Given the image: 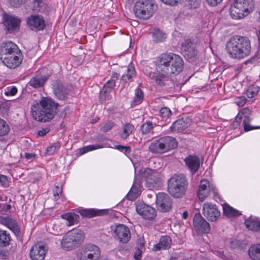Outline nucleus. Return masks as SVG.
<instances>
[{"label": "nucleus", "instance_id": "nucleus-1", "mask_svg": "<svg viewBox=\"0 0 260 260\" xmlns=\"http://www.w3.org/2000/svg\"><path fill=\"white\" fill-rule=\"evenodd\" d=\"M58 104L48 98H42L31 107V114L35 119L46 122L53 118L57 113Z\"/></svg>", "mask_w": 260, "mask_h": 260}, {"label": "nucleus", "instance_id": "nucleus-2", "mask_svg": "<svg viewBox=\"0 0 260 260\" xmlns=\"http://www.w3.org/2000/svg\"><path fill=\"white\" fill-rule=\"evenodd\" d=\"M226 48L231 57L240 59L249 55L251 45L247 38L236 36L230 38L226 43Z\"/></svg>", "mask_w": 260, "mask_h": 260}, {"label": "nucleus", "instance_id": "nucleus-3", "mask_svg": "<svg viewBox=\"0 0 260 260\" xmlns=\"http://www.w3.org/2000/svg\"><path fill=\"white\" fill-rule=\"evenodd\" d=\"M187 185V180L184 176L174 175L169 180L168 191L174 198H180L185 194Z\"/></svg>", "mask_w": 260, "mask_h": 260}, {"label": "nucleus", "instance_id": "nucleus-4", "mask_svg": "<svg viewBox=\"0 0 260 260\" xmlns=\"http://www.w3.org/2000/svg\"><path fill=\"white\" fill-rule=\"evenodd\" d=\"M172 53H164L159 55L156 61V70L160 75L153 76L151 78H154L156 83L162 85L164 84V81L166 80V73L168 71V65L171 61L170 58Z\"/></svg>", "mask_w": 260, "mask_h": 260}, {"label": "nucleus", "instance_id": "nucleus-5", "mask_svg": "<svg viewBox=\"0 0 260 260\" xmlns=\"http://www.w3.org/2000/svg\"><path fill=\"white\" fill-rule=\"evenodd\" d=\"M154 0H139L135 5V15L141 19L149 18L154 12Z\"/></svg>", "mask_w": 260, "mask_h": 260}, {"label": "nucleus", "instance_id": "nucleus-6", "mask_svg": "<svg viewBox=\"0 0 260 260\" xmlns=\"http://www.w3.org/2000/svg\"><path fill=\"white\" fill-rule=\"evenodd\" d=\"M136 177L144 179L147 186L149 188L157 186L162 179V175L157 170H153L150 168L140 169Z\"/></svg>", "mask_w": 260, "mask_h": 260}, {"label": "nucleus", "instance_id": "nucleus-7", "mask_svg": "<svg viewBox=\"0 0 260 260\" xmlns=\"http://www.w3.org/2000/svg\"><path fill=\"white\" fill-rule=\"evenodd\" d=\"M81 243V231L73 230L64 236L61 241L62 248L66 250H71L79 246Z\"/></svg>", "mask_w": 260, "mask_h": 260}, {"label": "nucleus", "instance_id": "nucleus-8", "mask_svg": "<svg viewBox=\"0 0 260 260\" xmlns=\"http://www.w3.org/2000/svg\"><path fill=\"white\" fill-rule=\"evenodd\" d=\"M171 55V61L166 73V79L173 74H179L182 71L184 66L183 60L180 55L173 53Z\"/></svg>", "mask_w": 260, "mask_h": 260}, {"label": "nucleus", "instance_id": "nucleus-9", "mask_svg": "<svg viewBox=\"0 0 260 260\" xmlns=\"http://www.w3.org/2000/svg\"><path fill=\"white\" fill-rule=\"evenodd\" d=\"M156 205L158 210L166 212L172 208V202L167 194L159 192L156 196Z\"/></svg>", "mask_w": 260, "mask_h": 260}, {"label": "nucleus", "instance_id": "nucleus-10", "mask_svg": "<svg viewBox=\"0 0 260 260\" xmlns=\"http://www.w3.org/2000/svg\"><path fill=\"white\" fill-rule=\"evenodd\" d=\"M113 231L115 238L120 242L127 243L131 238V233L129 229L124 224L114 225L111 228Z\"/></svg>", "mask_w": 260, "mask_h": 260}, {"label": "nucleus", "instance_id": "nucleus-11", "mask_svg": "<svg viewBox=\"0 0 260 260\" xmlns=\"http://www.w3.org/2000/svg\"><path fill=\"white\" fill-rule=\"evenodd\" d=\"M47 250L48 248L46 244L38 242L34 244L30 250V258L31 260H43Z\"/></svg>", "mask_w": 260, "mask_h": 260}, {"label": "nucleus", "instance_id": "nucleus-12", "mask_svg": "<svg viewBox=\"0 0 260 260\" xmlns=\"http://www.w3.org/2000/svg\"><path fill=\"white\" fill-rule=\"evenodd\" d=\"M193 227L198 234H207L210 232V226L209 223L200 213L194 215L193 220Z\"/></svg>", "mask_w": 260, "mask_h": 260}, {"label": "nucleus", "instance_id": "nucleus-13", "mask_svg": "<svg viewBox=\"0 0 260 260\" xmlns=\"http://www.w3.org/2000/svg\"><path fill=\"white\" fill-rule=\"evenodd\" d=\"M27 24L29 28L34 31L43 30L45 27L44 18L40 15H31L27 18Z\"/></svg>", "mask_w": 260, "mask_h": 260}, {"label": "nucleus", "instance_id": "nucleus-14", "mask_svg": "<svg viewBox=\"0 0 260 260\" xmlns=\"http://www.w3.org/2000/svg\"><path fill=\"white\" fill-rule=\"evenodd\" d=\"M203 214L209 221H215L220 216V213L215 205L206 203L203 207Z\"/></svg>", "mask_w": 260, "mask_h": 260}, {"label": "nucleus", "instance_id": "nucleus-15", "mask_svg": "<svg viewBox=\"0 0 260 260\" xmlns=\"http://www.w3.org/2000/svg\"><path fill=\"white\" fill-rule=\"evenodd\" d=\"M22 59L23 56L21 52L9 56L1 57L3 63L10 69H15L19 66Z\"/></svg>", "mask_w": 260, "mask_h": 260}, {"label": "nucleus", "instance_id": "nucleus-16", "mask_svg": "<svg viewBox=\"0 0 260 260\" xmlns=\"http://www.w3.org/2000/svg\"><path fill=\"white\" fill-rule=\"evenodd\" d=\"M136 209L137 213L144 219H152L156 216L155 209L144 203H137Z\"/></svg>", "mask_w": 260, "mask_h": 260}, {"label": "nucleus", "instance_id": "nucleus-17", "mask_svg": "<svg viewBox=\"0 0 260 260\" xmlns=\"http://www.w3.org/2000/svg\"><path fill=\"white\" fill-rule=\"evenodd\" d=\"M211 191L213 193L215 192L213 185L210 184L208 180L202 179L200 181L197 193L199 200L203 201L209 196Z\"/></svg>", "mask_w": 260, "mask_h": 260}, {"label": "nucleus", "instance_id": "nucleus-18", "mask_svg": "<svg viewBox=\"0 0 260 260\" xmlns=\"http://www.w3.org/2000/svg\"><path fill=\"white\" fill-rule=\"evenodd\" d=\"M3 23L8 31L16 32L19 29L20 20L17 17L6 15L4 16Z\"/></svg>", "mask_w": 260, "mask_h": 260}, {"label": "nucleus", "instance_id": "nucleus-19", "mask_svg": "<svg viewBox=\"0 0 260 260\" xmlns=\"http://www.w3.org/2000/svg\"><path fill=\"white\" fill-rule=\"evenodd\" d=\"M181 52L187 59H193L197 55L198 51L194 44L189 40H185L181 45Z\"/></svg>", "mask_w": 260, "mask_h": 260}, {"label": "nucleus", "instance_id": "nucleus-20", "mask_svg": "<svg viewBox=\"0 0 260 260\" xmlns=\"http://www.w3.org/2000/svg\"><path fill=\"white\" fill-rule=\"evenodd\" d=\"M20 52L21 51L17 45L11 41L4 42L1 45V57L9 56Z\"/></svg>", "mask_w": 260, "mask_h": 260}, {"label": "nucleus", "instance_id": "nucleus-21", "mask_svg": "<svg viewBox=\"0 0 260 260\" xmlns=\"http://www.w3.org/2000/svg\"><path fill=\"white\" fill-rule=\"evenodd\" d=\"M190 124L189 119H179L173 123L170 127V131L172 132L180 133L187 128Z\"/></svg>", "mask_w": 260, "mask_h": 260}, {"label": "nucleus", "instance_id": "nucleus-22", "mask_svg": "<svg viewBox=\"0 0 260 260\" xmlns=\"http://www.w3.org/2000/svg\"><path fill=\"white\" fill-rule=\"evenodd\" d=\"M82 255L90 258L91 260H96L100 256V250L96 246L89 244L84 247Z\"/></svg>", "mask_w": 260, "mask_h": 260}, {"label": "nucleus", "instance_id": "nucleus-23", "mask_svg": "<svg viewBox=\"0 0 260 260\" xmlns=\"http://www.w3.org/2000/svg\"><path fill=\"white\" fill-rule=\"evenodd\" d=\"M53 89L55 96L59 100H66L68 95L69 91L62 83L59 82L54 83Z\"/></svg>", "mask_w": 260, "mask_h": 260}, {"label": "nucleus", "instance_id": "nucleus-24", "mask_svg": "<svg viewBox=\"0 0 260 260\" xmlns=\"http://www.w3.org/2000/svg\"><path fill=\"white\" fill-rule=\"evenodd\" d=\"M184 161L191 173L193 174L196 173L200 165L199 158L197 156L189 155L184 159Z\"/></svg>", "mask_w": 260, "mask_h": 260}, {"label": "nucleus", "instance_id": "nucleus-25", "mask_svg": "<svg viewBox=\"0 0 260 260\" xmlns=\"http://www.w3.org/2000/svg\"><path fill=\"white\" fill-rule=\"evenodd\" d=\"M230 15L234 20L242 19L247 16L235 2L230 7Z\"/></svg>", "mask_w": 260, "mask_h": 260}, {"label": "nucleus", "instance_id": "nucleus-26", "mask_svg": "<svg viewBox=\"0 0 260 260\" xmlns=\"http://www.w3.org/2000/svg\"><path fill=\"white\" fill-rule=\"evenodd\" d=\"M235 2L247 15L254 10V3L253 0H235Z\"/></svg>", "mask_w": 260, "mask_h": 260}, {"label": "nucleus", "instance_id": "nucleus-27", "mask_svg": "<svg viewBox=\"0 0 260 260\" xmlns=\"http://www.w3.org/2000/svg\"><path fill=\"white\" fill-rule=\"evenodd\" d=\"M141 181L135 180L131 190L127 194V197L129 200L133 201L137 198L141 192Z\"/></svg>", "mask_w": 260, "mask_h": 260}, {"label": "nucleus", "instance_id": "nucleus-28", "mask_svg": "<svg viewBox=\"0 0 260 260\" xmlns=\"http://www.w3.org/2000/svg\"><path fill=\"white\" fill-rule=\"evenodd\" d=\"M172 244V240L170 237L167 236H161L159 242L154 245L153 249L154 251L165 250L169 248Z\"/></svg>", "mask_w": 260, "mask_h": 260}, {"label": "nucleus", "instance_id": "nucleus-29", "mask_svg": "<svg viewBox=\"0 0 260 260\" xmlns=\"http://www.w3.org/2000/svg\"><path fill=\"white\" fill-rule=\"evenodd\" d=\"M165 152L175 148L177 146V142L172 137H164L161 138Z\"/></svg>", "mask_w": 260, "mask_h": 260}, {"label": "nucleus", "instance_id": "nucleus-30", "mask_svg": "<svg viewBox=\"0 0 260 260\" xmlns=\"http://www.w3.org/2000/svg\"><path fill=\"white\" fill-rule=\"evenodd\" d=\"M245 225L251 231H258L260 230V221L255 217H250L245 220Z\"/></svg>", "mask_w": 260, "mask_h": 260}, {"label": "nucleus", "instance_id": "nucleus-31", "mask_svg": "<svg viewBox=\"0 0 260 260\" xmlns=\"http://www.w3.org/2000/svg\"><path fill=\"white\" fill-rule=\"evenodd\" d=\"M46 80L45 76L37 75L30 80L28 84L34 88H39L44 85Z\"/></svg>", "mask_w": 260, "mask_h": 260}, {"label": "nucleus", "instance_id": "nucleus-32", "mask_svg": "<svg viewBox=\"0 0 260 260\" xmlns=\"http://www.w3.org/2000/svg\"><path fill=\"white\" fill-rule=\"evenodd\" d=\"M149 150L154 153H164L165 151L161 138L151 142L149 146Z\"/></svg>", "mask_w": 260, "mask_h": 260}, {"label": "nucleus", "instance_id": "nucleus-33", "mask_svg": "<svg viewBox=\"0 0 260 260\" xmlns=\"http://www.w3.org/2000/svg\"><path fill=\"white\" fill-rule=\"evenodd\" d=\"M1 222L14 233L19 232L18 226L16 222L12 218L8 217L3 218L1 219Z\"/></svg>", "mask_w": 260, "mask_h": 260}, {"label": "nucleus", "instance_id": "nucleus-34", "mask_svg": "<svg viewBox=\"0 0 260 260\" xmlns=\"http://www.w3.org/2000/svg\"><path fill=\"white\" fill-rule=\"evenodd\" d=\"M61 218L67 221V224L68 226H72L77 223L79 220V216L72 212H69L62 214Z\"/></svg>", "mask_w": 260, "mask_h": 260}, {"label": "nucleus", "instance_id": "nucleus-35", "mask_svg": "<svg viewBox=\"0 0 260 260\" xmlns=\"http://www.w3.org/2000/svg\"><path fill=\"white\" fill-rule=\"evenodd\" d=\"M248 254L252 260H260V244L251 246L248 250Z\"/></svg>", "mask_w": 260, "mask_h": 260}, {"label": "nucleus", "instance_id": "nucleus-36", "mask_svg": "<svg viewBox=\"0 0 260 260\" xmlns=\"http://www.w3.org/2000/svg\"><path fill=\"white\" fill-rule=\"evenodd\" d=\"M223 210L224 214L229 218L237 217L240 215L239 211L234 209L227 204L223 205Z\"/></svg>", "mask_w": 260, "mask_h": 260}, {"label": "nucleus", "instance_id": "nucleus-37", "mask_svg": "<svg viewBox=\"0 0 260 260\" xmlns=\"http://www.w3.org/2000/svg\"><path fill=\"white\" fill-rule=\"evenodd\" d=\"M105 210H95L93 209H83L82 216L92 217L96 216H100L106 213Z\"/></svg>", "mask_w": 260, "mask_h": 260}, {"label": "nucleus", "instance_id": "nucleus-38", "mask_svg": "<svg viewBox=\"0 0 260 260\" xmlns=\"http://www.w3.org/2000/svg\"><path fill=\"white\" fill-rule=\"evenodd\" d=\"M153 40L156 42H164L166 39L165 34L159 29H154L152 31Z\"/></svg>", "mask_w": 260, "mask_h": 260}, {"label": "nucleus", "instance_id": "nucleus-39", "mask_svg": "<svg viewBox=\"0 0 260 260\" xmlns=\"http://www.w3.org/2000/svg\"><path fill=\"white\" fill-rule=\"evenodd\" d=\"M136 71L134 66L132 64L128 66L126 73L122 76L123 81L126 82L135 76Z\"/></svg>", "mask_w": 260, "mask_h": 260}, {"label": "nucleus", "instance_id": "nucleus-40", "mask_svg": "<svg viewBox=\"0 0 260 260\" xmlns=\"http://www.w3.org/2000/svg\"><path fill=\"white\" fill-rule=\"evenodd\" d=\"M10 236L5 231L0 230V246L5 247L9 245Z\"/></svg>", "mask_w": 260, "mask_h": 260}, {"label": "nucleus", "instance_id": "nucleus-41", "mask_svg": "<svg viewBox=\"0 0 260 260\" xmlns=\"http://www.w3.org/2000/svg\"><path fill=\"white\" fill-rule=\"evenodd\" d=\"M10 126L7 122L3 119L0 118V137H3L10 132Z\"/></svg>", "mask_w": 260, "mask_h": 260}, {"label": "nucleus", "instance_id": "nucleus-42", "mask_svg": "<svg viewBox=\"0 0 260 260\" xmlns=\"http://www.w3.org/2000/svg\"><path fill=\"white\" fill-rule=\"evenodd\" d=\"M134 129V126L130 123L125 124L122 128V133L121 134V137L122 139H126L132 133Z\"/></svg>", "mask_w": 260, "mask_h": 260}, {"label": "nucleus", "instance_id": "nucleus-43", "mask_svg": "<svg viewBox=\"0 0 260 260\" xmlns=\"http://www.w3.org/2000/svg\"><path fill=\"white\" fill-rule=\"evenodd\" d=\"M251 113L250 110L248 108L243 109L241 112H240L236 117V120L234 122V124H238L241 119L242 118V115L243 116H249Z\"/></svg>", "mask_w": 260, "mask_h": 260}, {"label": "nucleus", "instance_id": "nucleus-44", "mask_svg": "<svg viewBox=\"0 0 260 260\" xmlns=\"http://www.w3.org/2000/svg\"><path fill=\"white\" fill-rule=\"evenodd\" d=\"M259 87L256 85H253L248 87L246 91V95L249 98H252L256 95L258 92Z\"/></svg>", "mask_w": 260, "mask_h": 260}, {"label": "nucleus", "instance_id": "nucleus-45", "mask_svg": "<svg viewBox=\"0 0 260 260\" xmlns=\"http://www.w3.org/2000/svg\"><path fill=\"white\" fill-rule=\"evenodd\" d=\"M143 97L144 96L142 90L141 89L137 88L135 90L134 103L135 104H138L140 103L142 101Z\"/></svg>", "mask_w": 260, "mask_h": 260}, {"label": "nucleus", "instance_id": "nucleus-46", "mask_svg": "<svg viewBox=\"0 0 260 260\" xmlns=\"http://www.w3.org/2000/svg\"><path fill=\"white\" fill-rule=\"evenodd\" d=\"M153 127V123L151 121H147L141 125V131L143 134H147L150 132Z\"/></svg>", "mask_w": 260, "mask_h": 260}, {"label": "nucleus", "instance_id": "nucleus-47", "mask_svg": "<svg viewBox=\"0 0 260 260\" xmlns=\"http://www.w3.org/2000/svg\"><path fill=\"white\" fill-rule=\"evenodd\" d=\"M104 147V146L101 144H94L88 145L87 146H85L82 147V154L88 152L90 151H92L93 150L102 148Z\"/></svg>", "mask_w": 260, "mask_h": 260}, {"label": "nucleus", "instance_id": "nucleus-48", "mask_svg": "<svg viewBox=\"0 0 260 260\" xmlns=\"http://www.w3.org/2000/svg\"><path fill=\"white\" fill-rule=\"evenodd\" d=\"M115 86V81L114 79H111L108 81L104 85L103 89L106 92H110L112 89Z\"/></svg>", "mask_w": 260, "mask_h": 260}, {"label": "nucleus", "instance_id": "nucleus-49", "mask_svg": "<svg viewBox=\"0 0 260 260\" xmlns=\"http://www.w3.org/2000/svg\"><path fill=\"white\" fill-rule=\"evenodd\" d=\"M244 117V120H243V124H244V131L246 132L253 129L254 128H256V127H251L249 124L248 123L250 121V118L249 116H243ZM256 128H258V127H256Z\"/></svg>", "mask_w": 260, "mask_h": 260}, {"label": "nucleus", "instance_id": "nucleus-50", "mask_svg": "<svg viewBox=\"0 0 260 260\" xmlns=\"http://www.w3.org/2000/svg\"><path fill=\"white\" fill-rule=\"evenodd\" d=\"M161 116L164 118H169L172 115L171 110L167 107H163L159 110Z\"/></svg>", "mask_w": 260, "mask_h": 260}, {"label": "nucleus", "instance_id": "nucleus-51", "mask_svg": "<svg viewBox=\"0 0 260 260\" xmlns=\"http://www.w3.org/2000/svg\"><path fill=\"white\" fill-rule=\"evenodd\" d=\"M110 92H106V91H104V90L102 89L99 95L100 101L102 103H103L106 102L107 100H108L110 98Z\"/></svg>", "mask_w": 260, "mask_h": 260}, {"label": "nucleus", "instance_id": "nucleus-52", "mask_svg": "<svg viewBox=\"0 0 260 260\" xmlns=\"http://www.w3.org/2000/svg\"><path fill=\"white\" fill-rule=\"evenodd\" d=\"M114 148L121 152H124L125 154H128L131 151V148L129 146H124L120 145L114 146Z\"/></svg>", "mask_w": 260, "mask_h": 260}, {"label": "nucleus", "instance_id": "nucleus-53", "mask_svg": "<svg viewBox=\"0 0 260 260\" xmlns=\"http://www.w3.org/2000/svg\"><path fill=\"white\" fill-rule=\"evenodd\" d=\"M144 248V245L143 244H141L140 247L136 249V251L134 254V258L136 260H140L141 258V254L142 252V249Z\"/></svg>", "mask_w": 260, "mask_h": 260}, {"label": "nucleus", "instance_id": "nucleus-54", "mask_svg": "<svg viewBox=\"0 0 260 260\" xmlns=\"http://www.w3.org/2000/svg\"><path fill=\"white\" fill-rule=\"evenodd\" d=\"M17 92V89L15 86L8 87L5 91V94L7 96L15 95Z\"/></svg>", "mask_w": 260, "mask_h": 260}, {"label": "nucleus", "instance_id": "nucleus-55", "mask_svg": "<svg viewBox=\"0 0 260 260\" xmlns=\"http://www.w3.org/2000/svg\"><path fill=\"white\" fill-rule=\"evenodd\" d=\"M247 100L244 96L237 97L235 99V103L239 107H242L246 103Z\"/></svg>", "mask_w": 260, "mask_h": 260}, {"label": "nucleus", "instance_id": "nucleus-56", "mask_svg": "<svg viewBox=\"0 0 260 260\" xmlns=\"http://www.w3.org/2000/svg\"><path fill=\"white\" fill-rule=\"evenodd\" d=\"M0 183L2 186L7 187L9 185V181L8 177L3 175H0Z\"/></svg>", "mask_w": 260, "mask_h": 260}, {"label": "nucleus", "instance_id": "nucleus-57", "mask_svg": "<svg viewBox=\"0 0 260 260\" xmlns=\"http://www.w3.org/2000/svg\"><path fill=\"white\" fill-rule=\"evenodd\" d=\"M26 0H10L11 5L13 7H18L24 4Z\"/></svg>", "mask_w": 260, "mask_h": 260}, {"label": "nucleus", "instance_id": "nucleus-58", "mask_svg": "<svg viewBox=\"0 0 260 260\" xmlns=\"http://www.w3.org/2000/svg\"><path fill=\"white\" fill-rule=\"evenodd\" d=\"M56 149V146L51 145L47 148L45 152V154L47 155H51L55 153Z\"/></svg>", "mask_w": 260, "mask_h": 260}, {"label": "nucleus", "instance_id": "nucleus-59", "mask_svg": "<svg viewBox=\"0 0 260 260\" xmlns=\"http://www.w3.org/2000/svg\"><path fill=\"white\" fill-rule=\"evenodd\" d=\"M62 192V189L60 187L56 186L53 190V196L54 200L57 201L59 198V195Z\"/></svg>", "mask_w": 260, "mask_h": 260}, {"label": "nucleus", "instance_id": "nucleus-60", "mask_svg": "<svg viewBox=\"0 0 260 260\" xmlns=\"http://www.w3.org/2000/svg\"><path fill=\"white\" fill-rule=\"evenodd\" d=\"M113 126V123L111 122L106 123L102 127L103 131L106 132L110 131Z\"/></svg>", "mask_w": 260, "mask_h": 260}, {"label": "nucleus", "instance_id": "nucleus-61", "mask_svg": "<svg viewBox=\"0 0 260 260\" xmlns=\"http://www.w3.org/2000/svg\"><path fill=\"white\" fill-rule=\"evenodd\" d=\"M223 0H206L207 3L210 6H216L222 2Z\"/></svg>", "mask_w": 260, "mask_h": 260}, {"label": "nucleus", "instance_id": "nucleus-62", "mask_svg": "<svg viewBox=\"0 0 260 260\" xmlns=\"http://www.w3.org/2000/svg\"><path fill=\"white\" fill-rule=\"evenodd\" d=\"M188 2L191 8H197L199 5V0H188Z\"/></svg>", "mask_w": 260, "mask_h": 260}, {"label": "nucleus", "instance_id": "nucleus-63", "mask_svg": "<svg viewBox=\"0 0 260 260\" xmlns=\"http://www.w3.org/2000/svg\"><path fill=\"white\" fill-rule=\"evenodd\" d=\"M166 5L174 6L176 5L179 0H161Z\"/></svg>", "mask_w": 260, "mask_h": 260}, {"label": "nucleus", "instance_id": "nucleus-64", "mask_svg": "<svg viewBox=\"0 0 260 260\" xmlns=\"http://www.w3.org/2000/svg\"><path fill=\"white\" fill-rule=\"evenodd\" d=\"M9 256V253L6 250H1L0 251V258L3 259H6L8 258Z\"/></svg>", "mask_w": 260, "mask_h": 260}]
</instances>
